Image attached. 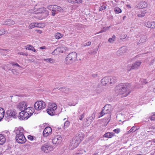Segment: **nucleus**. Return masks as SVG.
<instances>
[{
	"instance_id": "nucleus-1",
	"label": "nucleus",
	"mask_w": 155,
	"mask_h": 155,
	"mask_svg": "<svg viewBox=\"0 0 155 155\" xmlns=\"http://www.w3.org/2000/svg\"><path fill=\"white\" fill-rule=\"evenodd\" d=\"M77 53L74 52H72L67 55L65 59V64H70L75 61L77 59Z\"/></svg>"
},
{
	"instance_id": "nucleus-2",
	"label": "nucleus",
	"mask_w": 155,
	"mask_h": 155,
	"mask_svg": "<svg viewBox=\"0 0 155 155\" xmlns=\"http://www.w3.org/2000/svg\"><path fill=\"white\" fill-rule=\"evenodd\" d=\"M128 87L126 84H121L117 85L115 88L116 93L118 94H123L126 93Z\"/></svg>"
},
{
	"instance_id": "nucleus-3",
	"label": "nucleus",
	"mask_w": 155,
	"mask_h": 155,
	"mask_svg": "<svg viewBox=\"0 0 155 155\" xmlns=\"http://www.w3.org/2000/svg\"><path fill=\"white\" fill-rule=\"evenodd\" d=\"M30 109H28L24 112L22 111L20 112L19 114V119L20 120H27L30 117L32 114L33 112L31 110V112L29 113L27 112L28 110Z\"/></svg>"
},
{
	"instance_id": "nucleus-4",
	"label": "nucleus",
	"mask_w": 155,
	"mask_h": 155,
	"mask_svg": "<svg viewBox=\"0 0 155 155\" xmlns=\"http://www.w3.org/2000/svg\"><path fill=\"white\" fill-rule=\"evenodd\" d=\"M82 140V138H81L79 135L76 136L72 140L70 144V145L72 147L71 149H73L77 147Z\"/></svg>"
},
{
	"instance_id": "nucleus-5",
	"label": "nucleus",
	"mask_w": 155,
	"mask_h": 155,
	"mask_svg": "<svg viewBox=\"0 0 155 155\" xmlns=\"http://www.w3.org/2000/svg\"><path fill=\"white\" fill-rule=\"evenodd\" d=\"M46 107L45 102L41 101L36 102L34 105V107L37 110H40L44 109Z\"/></svg>"
},
{
	"instance_id": "nucleus-6",
	"label": "nucleus",
	"mask_w": 155,
	"mask_h": 155,
	"mask_svg": "<svg viewBox=\"0 0 155 155\" xmlns=\"http://www.w3.org/2000/svg\"><path fill=\"white\" fill-rule=\"evenodd\" d=\"M27 103L24 101H22L18 104L17 108L20 110L21 111V112L22 111L24 112L28 109H30L29 107L27 108Z\"/></svg>"
},
{
	"instance_id": "nucleus-7",
	"label": "nucleus",
	"mask_w": 155,
	"mask_h": 155,
	"mask_svg": "<svg viewBox=\"0 0 155 155\" xmlns=\"http://www.w3.org/2000/svg\"><path fill=\"white\" fill-rule=\"evenodd\" d=\"M7 116L10 118L13 117L14 118H16L17 117V113L15 110L9 109L6 112Z\"/></svg>"
},
{
	"instance_id": "nucleus-8",
	"label": "nucleus",
	"mask_w": 155,
	"mask_h": 155,
	"mask_svg": "<svg viewBox=\"0 0 155 155\" xmlns=\"http://www.w3.org/2000/svg\"><path fill=\"white\" fill-rule=\"evenodd\" d=\"M116 81L115 77L109 76L107 77V85L108 86H113Z\"/></svg>"
},
{
	"instance_id": "nucleus-9",
	"label": "nucleus",
	"mask_w": 155,
	"mask_h": 155,
	"mask_svg": "<svg viewBox=\"0 0 155 155\" xmlns=\"http://www.w3.org/2000/svg\"><path fill=\"white\" fill-rule=\"evenodd\" d=\"M41 150L45 153H48L52 150L51 146H49L48 143H46L41 147Z\"/></svg>"
},
{
	"instance_id": "nucleus-10",
	"label": "nucleus",
	"mask_w": 155,
	"mask_h": 155,
	"mask_svg": "<svg viewBox=\"0 0 155 155\" xmlns=\"http://www.w3.org/2000/svg\"><path fill=\"white\" fill-rule=\"evenodd\" d=\"M62 138L59 135H58L52 140V142L53 144L57 145L60 144L61 143L62 141Z\"/></svg>"
},
{
	"instance_id": "nucleus-11",
	"label": "nucleus",
	"mask_w": 155,
	"mask_h": 155,
	"mask_svg": "<svg viewBox=\"0 0 155 155\" xmlns=\"http://www.w3.org/2000/svg\"><path fill=\"white\" fill-rule=\"evenodd\" d=\"M15 139L16 141L19 143H24L26 141L24 135H20V136L16 137Z\"/></svg>"
},
{
	"instance_id": "nucleus-12",
	"label": "nucleus",
	"mask_w": 155,
	"mask_h": 155,
	"mask_svg": "<svg viewBox=\"0 0 155 155\" xmlns=\"http://www.w3.org/2000/svg\"><path fill=\"white\" fill-rule=\"evenodd\" d=\"M141 64V62L140 61H137L133 64L130 69H128V71H130L131 70L136 69L140 66Z\"/></svg>"
},
{
	"instance_id": "nucleus-13",
	"label": "nucleus",
	"mask_w": 155,
	"mask_h": 155,
	"mask_svg": "<svg viewBox=\"0 0 155 155\" xmlns=\"http://www.w3.org/2000/svg\"><path fill=\"white\" fill-rule=\"evenodd\" d=\"M127 50V47L125 46L121 47L117 51V55L118 56L122 55L125 53Z\"/></svg>"
},
{
	"instance_id": "nucleus-14",
	"label": "nucleus",
	"mask_w": 155,
	"mask_h": 155,
	"mask_svg": "<svg viewBox=\"0 0 155 155\" xmlns=\"http://www.w3.org/2000/svg\"><path fill=\"white\" fill-rule=\"evenodd\" d=\"M52 132L51 128L49 127H46L43 131V135L44 137H47L51 134Z\"/></svg>"
},
{
	"instance_id": "nucleus-15",
	"label": "nucleus",
	"mask_w": 155,
	"mask_h": 155,
	"mask_svg": "<svg viewBox=\"0 0 155 155\" xmlns=\"http://www.w3.org/2000/svg\"><path fill=\"white\" fill-rule=\"evenodd\" d=\"M144 25L148 28H155V22L145 21L144 23Z\"/></svg>"
},
{
	"instance_id": "nucleus-16",
	"label": "nucleus",
	"mask_w": 155,
	"mask_h": 155,
	"mask_svg": "<svg viewBox=\"0 0 155 155\" xmlns=\"http://www.w3.org/2000/svg\"><path fill=\"white\" fill-rule=\"evenodd\" d=\"M1 24L2 25H6L9 26L14 25L15 24V22L13 20L9 19H7L2 22Z\"/></svg>"
},
{
	"instance_id": "nucleus-17",
	"label": "nucleus",
	"mask_w": 155,
	"mask_h": 155,
	"mask_svg": "<svg viewBox=\"0 0 155 155\" xmlns=\"http://www.w3.org/2000/svg\"><path fill=\"white\" fill-rule=\"evenodd\" d=\"M24 132V130L23 128L19 127L17 128L15 130L16 137L20 136V135H24L23 133Z\"/></svg>"
},
{
	"instance_id": "nucleus-18",
	"label": "nucleus",
	"mask_w": 155,
	"mask_h": 155,
	"mask_svg": "<svg viewBox=\"0 0 155 155\" xmlns=\"http://www.w3.org/2000/svg\"><path fill=\"white\" fill-rule=\"evenodd\" d=\"M148 5L147 3L145 1H142L139 3L137 5L139 8H143L147 7Z\"/></svg>"
},
{
	"instance_id": "nucleus-19",
	"label": "nucleus",
	"mask_w": 155,
	"mask_h": 155,
	"mask_svg": "<svg viewBox=\"0 0 155 155\" xmlns=\"http://www.w3.org/2000/svg\"><path fill=\"white\" fill-rule=\"evenodd\" d=\"M57 108V106L56 104L54 103H49V107L48 109V110H53V111L55 110Z\"/></svg>"
},
{
	"instance_id": "nucleus-20",
	"label": "nucleus",
	"mask_w": 155,
	"mask_h": 155,
	"mask_svg": "<svg viewBox=\"0 0 155 155\" xmlns=\"http://www.w3.org/2000/svg\"><path fill=\"white\" fill-rule=\"evenodd\" d=\"M107 108H108V109H107V114H109L108 116L109 117L110 119L109 121L108 122H107V124L110 121V117L111 116V114H110V113L111 112V111L113 110V108L112 107L110 104H107Z\"/></svg>"
},
{
	"instance_id": "nucleus-21",
	"label": "nucleus",
	"mask_w": 155,
	"mask_h": 155,
	"mask_svg": "<svg viewBox=\"0 0 155 155\" xmlns=\"http://www.w3.org/2000/svg\"><path fill=\"white\" fill-rule=\"evenodd\" d=\"M91 121H92V120H90V118L88 117L84 120L83 125L86 127H88L91 124Z\"/></svg>"
},
{
	"instance_id": "nucleus-22",
	"label": "nucleus",
	"mask_w": 155,
	"mask_h": 155,
	"mask_svg": "<svg viewBox=\"0 0 155 155\" xmlns=\"http://www.w3.org/2000/svg\"><path fill=\"white\" fill-rule=\"evenodd\" d=\"M69 90L68 88L65 87H60L58 89V90L67 94L69 93Z\"/></svg>"
},
{
	"instance_id": "nucleus-23",
	"label": "nucleus",
	"mask_w": 155,
	"mask_h": 155,
	"mask_svg": "<svg viewBox=\"0 0 155 155\" xmlns=\"http://www.w3.org/2000/svg\"><path fill=\"white\" fill-rule=\"evenodd\" d=\"M5 137L2 134H0V144H3L6 141Z\"/></svg>"
},
{
	"instance_id": "nucleus-24",
	"label": "nucleus",
	"mask_w": 155,
	"mask_h": 155,
	"mask_svg": "<svg viewBox=\"0 0 155 155\" xmlns=\"http://www.w3.org/2000/svg\"><path fill=\"white\" fill-rule=\"evenodd\" d=\"M147 39V37L145 35H142L141 36L140 39L139 40L138 44H140L141 43H143L146 41Z\"/></svg>"
},
{
	"instance_id": "nucleus-25",
	"label": "nucleus",
	"mask_w": 155,
	"mask_h": 155,
	"mask_svg": "<svg viewBox=\"0 0 155 155\" xmlns=\"http://www.w3.org/2000/svg\"><path fill=\"white\" fill-rule=\"evenodd\" d=\"M8 49H0V53H1L3 55L5 56L6 54H5L8 52Z\"/></svg>"
},
{
	"instance_id": "nucleus-26",
	"label": "nucleus",
	"mask_w": 155,
	"mask_h": 155,
	"mask_svg": "<svg viewBox=\"0 0 155 155\" xmlns=\"http://www.w3.org/2000/svg\"><path fill=\"white\" fill-rule=\"evenodd\" d=\"M44 60L47 63H53L54 62V61L53 59L50 58L47 59H44Z\"/></svg>"
},
{
	"instance_id": "nucleus-27",
	"label": "nucleus",
	"mask_w": 155,
	"mask_h": 155,
	"mask_svg": "<svg viewBox=\"0 0 155 155\" xmlns=\"http://www.w3.org/2000/svg\"><path fill=\"white\" fill-rule=\"evenodd\" d=\"M107 79L106 77H104L101 80V83L103 85L105 86L107 84Z\"/></svg>"
},
{
	"instance_id": "nucleus-28",
	"label": "nucleus",
	"mask_w": 155,
	"mask_h": 155,
	"mask_svg": "<svg viewBox=\"0 0 155 155\" xmlns=\"http://www.w3.org/2000/svg\"><path fill=\"white\" fill-rule=\"evenodd\" d=\"M1 111L2 112H1V113H0V121L4 117L5 114L4 110L3 109V110H1Z\"/></svg>"
},
{
	"instance_id": "nucleus-29",
	"label": "nucleus",
	"mask_w": 155,
	"mask_h": 155,
	"mask_svg": "<svg viewBox=\"0 0 155 155\" xmlns=\"http://www.w3.org/2000/svg\"><path fill=\"white\" fill-rule=\"evenodd\" d=\"M114 11L116 14H118L121 13V10L118 7H116L114 8Z\"/></svg>"
},
{
	"instance_id": "nucleus-30",
	"label": "nucleus",
	"mask_w": 155,
	"mask_h": 155,
	"mask_svg": "<svg viewBox=\"0 0 155 155\" xmlns=\"http://www.w3.org/2000/svg\"><path fill=\"white\" fill-rule=\"evenodd\" d=\"M47 112L49 115L51 116H53L55 112L54 111H53V110H48V109L47 110Z\"/></svg>"
},
{
	"instance_id": "nucleus-31",
	"label": "nucleus",
	"mask_w": 155,
	"mask_h": 155,
	"mask_svg": "<svg viewBox=\"0 0 155 155\" xmlns=\"http://www.w3.org/2000/svg\"><path fill=\"white\" fill-rule=\"evenodd\" d=\"M115 36L114 35H113L112 38H110L108 39V41L110 43L113 42L114 41L115 38Z\"/></svg>"
},
{
	"instance_id": "nucleus-32",
	"label": "nucleus",
	"mask_w": 155,
	"mask_h": 155,
	"mask_svg": "<svg viewBox=\"0 0 155 155\" xmlns=\"http://www.w3.org/2000/svg\"><path fill=\"white\" fill-rule=\"evenodd\" d=\"M36 23H31L29 26V29H31L32 28L36 27Z\"/></svg>"
},
{
	"instance_id": "nucleus-33",
	"label": "nucleus",
	"mask_w": 155,
	"mask_h": 155,
	"mask_svg": "<svg viewBox=\"0 0 155 155\" xmlns=\"http://www.w3.org/2000/svg\"><path fill=\"white\" fill-rule=\"evenodd\" d=\"M54 36L55 38L57 39H59L62 37V36H61V34L59 33H56Z\"/></svg>"
},
{
	"instance_id": "nucleus-34",
	"label": "nucleus",
	"mask_w": 155,
	"mask_h": 155,
	"mask_svg": "<svg viewBox=\"0 0 155 155\" xmlns=\"http://www.w3.org/2000/svg\"><path fill=\"white\" fill-rule=\"evenodd\" d=\"M114 135V134L113 133L107 132V137L111 138Z\"/></svg>"
},
{
	"instance_id": "nucleus-35",
	"label": "nucleus",
	"mask_w": 155,
	"mask_h": 155,
	"mask_svg": "<svg viewBox=\"0 0 155 155\" xmlns=\"http://www.w3.org/2000/svg\"><path fill=\"white\" fill-rule=\"evenodd\" d=\"M39 10L41 11L40 12H41V13H44L46 11V8H40L39 9Z\"/></svg>"
},
{
	"instance_id": "nucleus-36",
	"label": "nucleus",
	"mask_w": 155,
	"mask_h": 155,
	"mask_svg": "<svg viewBox=\"0 0 155 155\" xmlns=\"http://www.w3.org/2000/svg\"><path fill=\"white\" fill-rule=\"evenodd\" d=\"M26 47V49L30 50H32V49H33V48L32 46L30 45H28Z\"/></svg>"
},
{
	"instance_id": "nucleus-37",
	"label": "nucleus",
	"mask_w": 155,
	"mask_h": 155,
	"mask_svg": "<svg viewBox=\"0 0 155 155\" xmlns=\"http://www.w3.org/2000/svg\"><path fill=\"white\" fill-rule=\"evenodd\" d=\"M106 30H107L106 28L104 27L102 29V30L100 31H99L98 32H97V33H95V35H96L97 34H99L100 33H102L106 31Z\"/></svg>"
},
{
	"instance_id": "nucleus-38",
	"label": "nucleus",
	"mask_w": 155,
	"mask_h": 155,
	"mask_svg": "<svg viewBox=\"0 0 155 155\" xmlns=\"http://www.w3.org/2000/svg\"><path fill=\"white\" fill-rule=\"evenodd\" d=\"M145 12H141V13L137 15V16L139 17H143L145 15Z\"/></svg>"
},
{
	"instance_id": "nucleus-39",
	"label": "nucleus",
	"mask_w": 155,
	"mask_h": 155,
	"mask_svg": "<svg viewBox=\"0 0 155 155\" xmlns=\"http://www.w3.org/2000/svg\"><path fill=\"white\" fill-rule=\"evenodd\" d=\"M6 31L4 29H2L0 30V35H3L6 32Z\"/></svg>"
},
{
	"instance_id": "nucleus-40",
	"label": "nucleus",
	"mask_w": 155,
	"mask_h": 155,
	"mask_svg": "<svg viewBox=\"0 0 155 155\" xmlns=\"http://www.w3.org/2000/svg\"><path fill=\"white\" fill-rule=\"evenodd\" d=\"M69 125V122L68 121H66L64 123V127L65 128L67 127Z\"/></svg>"
},
{
	"instance_id": "nucleus-41",
	"label": "nucleus",
	"mask_w": 155,
	"mask_h": 155,
	"mask_svg": "<svg viewBox=\"0 0 155 155\" xmlns=\"http://www.w3.org/2000/svg\"><path fill=\"white\" fill-rule=\"evenodd\" d=\"M106 8V6L105 5H103L102 6H101L99 8V10L101 11L105 9Z\"/></svg>"
},
{
	"instance_id": "nucleus-42",
	"label": "nucleus",
	"mask_w": 155,
	"mask_h": 155,
	"mask_svg": "<svg viewBox=\"0 0 155 155\" xmlns=\"http://www.w3.org/2000/svg\"><path fill=\"white\" fill-rule=\"evenodd\" d=\"M55 9H56V11L57 10L58 11H60L61 10V8L58 6L55 5Z\"/></svg>"
},
{
	"instance_id": "nucleus-43",
	"label": "nucleus",
	"mask_w": 155,
	"mask_h": 155,
	"mask_svg": "<svg viewBox=\"0 0 155 155\" xmlns=\"http://www.w3.org/2000/svg\"><path fill=\"white\" fill-rule=\"evenodd\" d=\"M137 129L134 126H133L130 129V130L132 132H134L137 130Z\"/></svg>"
},
{
	"instance_id": "nucleus-44",
	"label": "nucleus",
	"mask_w": 155,
	"mask_h": 155,
	"mask_svg": "<svg viewBox=\"0 0 155 155\" xmlns=\"http://www.w3.org/2000/svg\"><path fill=\"white\" fill-rule=\"evenodd\" d=\"M12 65L14 66H17L21 68V67L20 66L18 63L14 62H12L11 63Z\"/></svg>"
},
{
	"instance_id": "nucleus-45",
	"label": "nucleus",
	"mask_w": 155,
	"mask_h": 155,
	"mask_svg": "<svg viewBox=\"0 0 155 155\" xmlns=\"http://www.w3.org/2000/svg\"><path fill=\"white\" fill-rule=\"evenodd\" d=\"M106 105H105V106L103 107V109L101 110V116H103L105 114V113H104L103 111L104 110L105 108V107H106Z\"/></svg>"
},
{
	"instance_id": "nucleus-46",
	"label": "nucleus",
	"mask_w": 155,
	"mask_h": 155,
	"mask_svg": "<svg viewBox=\"0 0 155 155\" xmlns=\"http://www.w3.org/2000/svg\"><path fill=\"white\" fill-rule=\"evenodd\" d=\"M77 104H78V103L77 102L73 103H70L68 104V105L69 106H75Z\"/></svg>"
},
{
	"instance_id": "nucleus-47",
	"label": "nucleus",
	"mask_w": 155,
	"mask_h": 155,
	"mask_svg": "<svg viewBox=\"0 0 155 155\" xmlns=\"http://www.w3.org/2000/svg\"><path fill=\"white\" fill-rule=\"evenodd\" d=\"M84 114L83 113L81 115H80L79 116V119L80 120H83V119L84 118Z\"/></svg>"
},
{
	"instance_id": "nucleus-48",
	"label": "nucleus",
	"mask_w": 155,
	"mask_h": 155,
	"mask_svg": "<svg viewBox=\"0 0 155 155\" xmlns=\"http://www.w3.org/2000/svg\"><path fill=\"white\" fill-rule=\"evenodd\" d=\"M82 152H84V153H85L86 151L85 150H84L82 151V153L80 152V153H75L73 155H81L83 153Z\"/></svg>"
},
{
	"instance_id": "nucleus-49",
	"label": "nucleus",
	"mask_w": 155,
	"mask_h": 155,
	"mask_svg": "<svg viewBox=\"0 0 155 155\" xmlns=\"http://www.w3.org/2000/svg\"><path fill=\"white\" fill-rule=\"evenodd\" d=\"M97 50V49L96 50H94L93 51H91L90 52H89L90 54H95L96 53V51Z\"/></svg>"
},
{
	"instance_id": "nucleus-50",
	"label": "nucleus",
	"mask_w": 155,
	"mask_h": 155,
	"mask_svg": "<svg viewBox=\"0 0 155 155\" xmlns=\"http://www.w3.org/2000/svg\"><path fill=\"white\" fill-rule=\"evenodd\" d=\"M149 118L151 121H155V117H154L152 116H151L149 117Z\"/></svg>"
},
{
	"instance_id": "nucleus-51",
	"label": "nucleus",
	"mask_w": 155,
	"mask_h": 155,
	"mask_svg": "<svg viewBox=\"0 0 155 155\" xmlns=\"http://www.w3.org/2000/svg\"><path fill=\"white\" fill-rule=\"evenodd\" d=\"M42 24L41 23H36V27L41 28Z\"/></svg>"
},
{
	"instance_id": "nucleus-52",
	"label": "nucleus",
	"mask_w": 155,
	"mask_h": 155,
	"mask_svg": "<svg viewBox=\"0 0 155 155\" xmlns=\"http://www.w3.org/2000/svg\"><path fill=\"white\" fill-rule=\"evenodd\" d=\"M91 42L89 41V42H87L85 44L84 46H89L91 45Z\"/></svg>"
},
{
	"instance_id": "nucleus-53",
	"label": "nucleus",
	"mask_w": 155,
	"mask_h": 155,
	"mask_svg": "<svg viewBox=\"0 0 155 155\" xmlns=\"http://www.w3.org/2000/svg\"><path fill=\"white\" fill-rule=\"evenodd\" d=\"M92 77L94 78H97L98 77V76L97 74H93L92 75Z\"/></svg>"
},
{
	"instance_id": "nucleus-54",
	"label": "nucleus",
	"mask_w": 155,
	"mask_h": 155,
	"mask_svg": "<svg viewBox=\"0 0 155 155\" xmlns=\"http://www.w3.org/2000/svg\"><path fill=\"white\" fill-rule=\"evenodd\" d=\"M28 139H29L31 140H32L33 139V137L31 135H29L28 136Z\"/></svg>"
},
{
	"instance_id": "nucleus-55",
	"label": "nucleus",
	"mask_w": 155,
	"mask_h": 155,
	"mask_svg": "<svg viewBox=\"0 0 155 155\" xmlns=\"http://www.w3.org/2000/svg\"><path fill=\"white\" fill-rule=\"evenodd\" d=\"M12 72L15 74H16L17 72L15 69H13L12 70Z\"/></svg>"
},
{
	"instance_id": "nucleus-56",
	"label": "nucleus",
	"mask_w": 155,
	"mask_h": 155,
	"mask_svg": "<svg viewBox=\"0 0 155 155\" xmlns=\"http://www.w3.org/2000/svg\"><path fill=\"white\" fill-rule=\"evenodd\" d=\"M53 6L52 5H49L47 7L48 9L51 10L52 9V8H53Z\"/></svg>"
},
{
	"instance_id": "nucleus-57",
	"label": "nucleus",
	"mask_w": 155,
	"mask_h": 155,
	"mask_svg": "<svg viewBox=\"0 0 155 155\" xmlns=\"http://www.w3.org/2000/svg\"><path fill=\"white\" fill-rule=\"evenodd\" d=\"M76 0H70V2L72 3H77Z\"/></svg>"
},
{
	"instance_id": "nucleus-58",
	"label": "nucleus",
	"mask_w": 155,
	"mask_h": 155,
	"mask_svg": "<svg viewBox=\"0 0 155 155\" xmlns=\"http://www.w3.org/2000/svg\"><path fill=\"white\" fill-rule=\"evenodd\" d=\"M114 132L117 133H118L120 131V130L118 129H116L114 130Z\"/></svg>"
},
{
	"instance_id": "nucleus-59",
	"label": "nucleus",
	"mask_w": 155,
	"mask_h": 155,
	"mask_svg": "<svg viewBox=\"0 0 155 155\" xmlns=\"http://www.w3.org/2000/svg\"><path fill=\"white\" fill-rule=\"evenodd\" d=\"M77 3H81L82 2V0H76Z\"/></svg>"
},
{
	"instance_id": "nucleus-60",
	"label": "nucleus",
	"mask_w": 155,
	"mask_h": 155,
	"mask_svg": "<svg viewBox=\"0 0 155 155\" xmlns=\"http://www.w3.org/2000/svg\"><path fill=\"white\" fill-rule=\"evenodd\" d=\"M18 54H19L22 55H26V56H27L28 55V54H25L24 53H23V52H19Z\"/></svg>"
},
{
	"instance_id": "nucleus-61",
	"label": "nucleus",
	"mask_w": 155,
	"mask_h": 155,
	"mask_svg": "<svg viewBox=\"0 0 155 155\" xmlns=\"http://www.w3.org/2000/svg\"><path fill=\"white\" fill-rule=\"evenodd\" d=\"M55 5L53 6V8H52V10H51L52 11H55L56 12V9H55Z\"/></svg>"
},
{
	"instance_id": "nucleus-62",
	"label": "nucleus",
	"mask_w": 155,
	"mask_h": 155,
	"mask_svg": "<svg viewBox=\"0 0 155 155\" xmlns=\"http://www.w3.org/2000/svg\"><path fill=\"white\" fill-rule=\"evenodd\" d=\"M56 12L55 11H52L51 12V15L53 16L55 15L56 14Z\"/></svg>"
},
{
	"instance_id": "nucleus-63",
	"label": "nucleus",
	"mask_w": 155,
	"mask_h": 155,
	"mask_svg": "<svg viewBox=\"0 0 155 155\" xmlns=\"http://www.w3.org/2000/svg\"><path fill=\"white\" fill-rule=\"evenodd\" d=\"M143 83L144 84H146L147 83V81L145 79L143 80Z\"/></svg>"
},
{
	"instance_id": "nucleus-64",
	"label": "nucleus",
	"mask_w": 155,
	"mask_h": 155,
	"mask_svg": "<svg viewBox=\"0 0 155 155\" xmlns=\"http://www.w3.org/2000/svg\"><path fill=\"white\" fill-rule=\"evenodd\" d=\"M149 129L150 130H151V129L155 130V126H153L151 127Z\"/></svg>"
}]
</instances>
